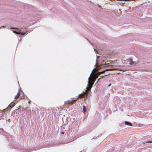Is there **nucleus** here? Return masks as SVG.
<instances>
[{
  "label": "nucleus",
  "mask_w": 152,
  "mask_h": 152,
  "mask_svg": "<svg viewBox=\"0 0 152 152\" xmlns=\"http://www.w3.org/2000/svg\"><path fill=\"white\" fill-rule=\"evenodd\" d=\"M109 62L110 61H107L106 60H103V61L100 64H96L95 66L96 68H95L93 69L92 73L90 75V76L91 75H93L94 76L97 75V77H98V76L99 75V74L100 73H103L105 71L108 70H118L117 68H113L112 69H106L105 70L102 72H101L96 73H95V72L99 69L108 66V64L109 63Z\"/></svg>",
  "instance_id": "obj_1"
},
{
  "label": "nucleus",
  "mask_w": 152,
  "mask_h": 152,
  "mask_svg": "<svg viewBox=\"0 0 152 152\" xmlns=\"http://www.w3.org/2000/svg\"><path fill=\"white\" fill-rule=\"evenodd\" d=\"M97 75L94 76L91 75L88 78V86L86 88V90L83 93L79 95L78 98H81L84 96L86 95H87V93L88 91L90 89L92 86V85L96 79L97 78Z\"/></svg>",
  "instance_id": "obj_2"
},
{
  "label": "nucleus",
  "mask_w": 152,
  "mask_h": 152,
  "mask_svg": "<svg viewBox=\"0 0 152 152\" xmlns=\"http://www.w3.org/2000/svg\"><path fill=\"white\" fill-rule=\"evenodd\" d=\"M123 61L124 62V63L126 65L132 64V59L131 58H129L125 60V59H123Z\"/></svg>",
  "instance_id": "obj_3"
},
{
  "label": "nucleus",
  "mask_w": 152,
  "mask_h": 152,
  "mask_svg": "<svg viewBox=\"0 0 152 152\" xmlns=\"http://www.w3.org/2000/svg\"><path fill=\"white\" fill-rule=\"evenodd\" d=\"M13 32L17 34H20L21 35H23L25 34V33H21L20 31H18V32L16 31H13Z\"/></svg>",
  "instance_id": "obj_4"
},
{
  "label": "nucleus",
  "mask_w": 152,
  "mask_h": 152,
  "mask_svg": "<svg viewBox=\"0 0 152 152\" xmlns=\"http://www.w3.org/2000/svg\"><path fill=\"white\" fill-rule=\"evenodd\" d=\"M124 123L127 126H132V124L131 123L127 121H125Z\"/></svg>",
  "instance_id": "obj_5"
},
{
  "label": "nucleus",
  "mask_w": 152,
  "mask_h": 152,
  "mask_svg": "<svg viewBox=\"0 0 152 152\" xmlns=\"http://www.w3.org/2000/svg\"><path fill=\"white\" fill-rule=\"evenodd\" d=\"M86 109L85 107L84 106H83V113H85L86 112Z\"/></svg>",
  "instance_id": "obj_6"
},
{
  "label": "nucleus",
  "mask_w": 152,
  "mask_h": 152,
  "mask_svg": "<svg viewBox=\"0 0 152 152\" xmlns=\"http://www.w3.org/2000/svg\"><path fill=\"white\" fill-rule=\"evenodd\" d=\"M73 102H69V104H73Z\"/></svg>",
  "instance_id": "obj_7"
},
{
  "label": "nucleus",
  "mask_w": 152,
  "mask_h": 152,
  "mask_svg": "<svg viewBox=\"0 0 152 152\" xmlns=\"http://www.w3.org/2000/svg\"><path fill=\"white\" fill-rule=\"evenodd\" d=\"M18 97H19V95H18L17 96H16L15 97L16 98H18Z\"/></svg>",
  "instance_id": "obj_8"
},
{
  "label": "nucleus",
  "mask_w": 152,
  "mask_h": 152,
  "mask_svg": "<svg viewBox=\"0 0 152 152\" xmlns=\"http://www.w3.org/2000/svg\"><path fill=\"white\" fill-rule=\"evenodd\" d=\"M111 84H110L109 85V86H111Z\"/></svg>",
  "instance_id": "obj_9"
},
{
  "label": "nucleus",
  "mask_w": 152,
  "mask_h": 152,
  "mask_svg": "<svg viewBox=\"0 0 152 152\" xmlns=\"http://www.w3.org/2000/svg\"><path fill=\"white\" fill-rule=\"evenodd\" d=\"M2 27H5V26H2Z\"/></svg>",
  "instance_id": "obj_10"
},
{
  "label": "nucleus",
  "mask_w": 152,
  "mask_h": 152,
  "mask_svg": "<svg viewBox=\"0 0 152 152\" xmlns=\"http://www.w3.org/2000/svg\"><path fill=\"white\" fill-rule=\"evenodd\" d=\"M124 0L125 1H126V0Z\"/></svg>",
  "instance_id": "obj_11"
}]
</instances>
